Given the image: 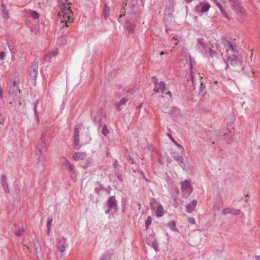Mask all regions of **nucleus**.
<instances>
[{"mask_svg":"<svg viewBox=\"0 0 260 260\" xmlns=\"http://www.w3.org/2000/svg\"><path fill=\"white\" fill-rule=\"evenodd\" d=\"M225 69L229 70L231 72L239 73L244 70L243 59L240 53L229 56L225 60Z\"/></svg>","mask_w":260,"mask_h":260,"instance_id":"nucleus-1","label":"nucleus"},{"mask_svg":"<svg viewBox=\"0 0 260 260\" xmlns=\"http://www.w3.org/2000/svg\"><path fill=\"white\" fill-rule=\"evenodd\" d=\"M138 0H124V6L123 10L121 12V14L119 15L118 20L120 22V19L125 15L126 12L128 10H137Z\"/></svg>","mask_w":260,"mask_h":260,"instance_id":"nucleus-2","label":"nucleus"},{"mask_svg":"<svg viewBox=\"0 0 260 260\" xmlns=\"http://www.w3.org/2000/svg\"><path fill=\"white\" fill-rule=\"evenodd\" d=\"M222 44L226 49V52L229 54L230 56H232L239 53L236 47L230 42L226 37L221 38Z\"/></svg>","mask_w":260,"mask_h":260,"instance_id":"nucleus-3","label":"nucleus"},{"mask_svg":"<svg viewBox=\"0 0 260 260\" xmlns=\"http://www.w3.org/2000/svg\"><path fill=\"white\" fill-rule=\"evenodd\" d=\"M222 44L226 49V52L229 54L230 56H232L239 53L236 47L230 42L226 37L221 38Z\"/></svg>","mask_w":260,"mask_h":260,"instance_id":"nucleus-4","label":"nucleus"},{"mask_svg":"<svg viewBox=\"0 0 260 260\" xmlns=\"http://www.w3.org/2000/svg\"><path fill=\"white\" fill-rule=\"evenodd\" d=\"M222 44L226 49V52L229 54L230 56H232L239 53L236 47L230 42L226 37L221 38Z\"/></svg>","mask_w":260,"mask_h":260,"instance_id":"nucleus-5","label":"nucleus"},{"mask_svg":"<svg viewBox=\"0 0 260 260\" xmlns=\"http://www.w3.org/2000/svg\"><path fill=\"white\" fill-rule=\"evenodd\" d=\"M222 44L226 49V52L229 54L230 56H232L239 53L236 47L230 42L226 37L221 38Z\"/></svg>","mask_w":260,"mask_h":260,"instance_id":"nucleus-6","label":"nucleus"},{"mask_svg":"<svg viewBox=\"0 0 260 260\" xmlns=\"http://www.w3.org/2000/svg\"><path fill=\"white\" fill-rule=\"evenodd\" d=\"M19 79L16 77L11 78L8 83L9 85L8 92L10 95L15 94L18 90Z\"/></svg>","mask_w":260,"mask_h":260,"instance_id":"nucleus-7","label":"nucleus"},{"mask_svg":"<svg viewBox=\"0 0 260 260\" xmlns=\"http://www.w3.org/2000/svg\"><path fill=\"white\" fill-rule=\"evenodd\" d=\"M65 5H60V9L62 11V14H63V19L64 20L62 21L61 22H66L65 24L66 26H68L67 23L68 21L66 20V19H68V20H70V18L71 16L70 15L72 14V11L70 9V5L69 4L64 3Z\"/></svg>","mask_w":260,"mask_h":260,"instance_id":"nucleus-8","label":"nucleus"},{"mask_svg":"<svg viewBox=\"0 0 260 260\" xmlns=\"http://www.w3.org/2000/svg\"><path fill=\"white\" fill-rule=\"evenodd\" d=\"M181 189L183 196L185 198L188 197L193 190L190 182L187 180L181 182Z\"/></svg>","mask_w":260,"mask_h":260,"instance_id":"nucleus-9","label":"nucleus"},{"mask_svg":"<svg viewBox=\"0 0 260 260\" xmlns=\"http://www.w3.org/2000/svg\"><path fill=\"white\" fill-rule=\"evenodd\" d=\"M232 10L237 15L240 14L243 11L240 0H230Z\"/></svg>","mask_w":260,"mask_h":260,"instance_id":"nucleus-10","label":"nucleus"},{"mask_svg":"<svg viewBox=\"0 0 260 260\" xmlns=\"http://www.w3.org/2000/svg\"><path fill=\"white\" fill-rule=\"evenodd\" d=\"M126 21L132 22L133 23H136L137 22L138 19L139 18V14L137 12V10L132 11L128 10L126 12Z\"/></svg>","mask_w":260,"mask_h":260,"instance_id":"nucleus-11","label":"nucleus"},{"mask_svg":"<svg viewBox=\"0 0 260 260\" xmlns=\"http://www.w3.org/2000/svg\"><path fill=\"white\" fill-rule=\"evenodd\" d=\"M173 3H170L167 5L165 10V16L166 19L171 20L173 17Z\"/></svg>","mask_w":260,"mask_h":260,"instance_id":"nucleus-12","label":"nucleus"},{"mask_svg":"<svg viewBox=\"0 0 260 260\" xmlns=\"http://www.w3.org/2000/svg\"><path fill=\"white\" fill-rule=\"evenodd\" d=\"M45 141V136L44 135H42L37 145V149L40 153H42L44 151L46 150V145Z\"/></svg>","mask_w":260,"mask_h":260,"instance_id":"nucleus-13","label":"nucleus"},{"mask_svg":"<svg viewBox=\"0 0 260 260\" xmlns=\"http://www.w3.org/2000/svg\"><path fill=\"white\" fill-rule=\"evenodd\" d=\"M30 76L33 80H36L38 73V62L35 61L31 67Z\"/></svg>","mask_w":260,"mask_h":260,"instance_id":"nucleus-14","label":"nucleus"},{"mask_svg":"<svg viewBox=\"0 0 260 260\" xmlns=\"http://www.w3.org/2000/svg\"><path fill=\"white\" fill-rule=\"evenodd\" d=\"M107 205L109 209L105 211L106 214L108 213L110 210L117 206V201L115 196H111L109 198L107 201Z\"/></svg>","mask_w":260,"mask_h":260,"instance_id":"nucleus-15","label":"nucleus"},{"mask_svg":"<svg viewBox=\"0 0 260 260\" xmlns=\"http://www.w3.org/2000/svg\"><path fill=\"white\" fill-rule=\"evenodd\" d=\"M241 213V210L237 209L226 208L222 210V214L223 215L233 214L236 215H239Z\"/></svg>","mask_w":260,"mask_h":260,"instance_id":"nucleus-16","label":"nucleus"},{"mask_svg":"<svg viewBox=\"0 0 260 260\" xmlns=\"http://www.w3.org/2000/svg\"><path fill=\"white\" fill-rule=\"evenodd\" d=\"M198 42L197 49L199 51L202 53H206V44L204 42V39L202 38L198 39Z\"/></svg>","mask_w":260,"mask_h":260,"instance_id":"nucleus-17","label":"nucleus"},{"mask_svg":"<svg viewBox=\"0 0 260 260\" xmlns=\"http://www.w3.org/2000/svg\"><path fill=\"white\" fill-rule=\"evenodd\" d=\"M197 204V201L196 200H193L191 203L188 204L186 206V210L188 213L192 212Z\"/></svg>","mask_w":260,"mask_h":260,"instance_id":"nucleus-18","label":"nucleus"},{"mask_svg":"<svg viewBox=\"0 0 260 260\" xmlns=\"http://www.w3.org/2000/svg\"><path fill=\"white\" fill-rule=\"evenodd\" d=\"M85 152H77L73 154V157L75 160H83L86 157Z\"/></svg>","mask_w":260,"mask_h":260,"instance_id":"nucleus-19","label":"nucleus"},{"mask_svg":"<svg viewBox=\"0 0 260 260\" xmlns=\"http://www.w3.org/2000/svg\"><path fill=\"white\" fill-rule=\"evenodd\" d=\"M216 6L218 7L219 9L220 10L221 12L223 14L225 18L229 19V15H232L233 14V12L231 11L228 12V14L226 13L225 12L224 9H223V8L222 7L221 4L218 2H216Z\"/></svg>","mask_w":260,"mask_h":260,"instance_id":"nucleus-20","label":"nucleus"},{"mask_svg":"<svg viewBox=\"0 0 260 260\" xmlns=\"http://www.w3.org/2000/svg\"><path fill=\"white\" fill-rule=\"evenodd\" d=\"M2 9L1 12L3 16V18L5 19H8L9 18V12L7 9V7L4 5V4H2L1 5Z\"/></svg>","mask_w":260,"mask_h":260,"instance_id":"nucleus-21","label":"nucleus"},{"mask_svg":"<svg viewBox=\"0 0 260 260\" xmlns=\"http://www.w3.org/2000/svg\"><path fill=\"white\" fill-rule=\"evenodd\" d=\"M134 23L130 21L126 22V27L129 34L133 33L135 30L136 25Z\"/></svg>","mask_w":260,"mask_h":260,"instance_id":"nucleus-22","label":"nucleus"},{"mask_svg":"<svg viewBox=\"0 0 260 260\" xmlns=\"http://www.w3.org/2000/svg\"><path fill=\"white\" fill-rule=\"evenodd\" d=\"M63 165L71 173H73L74 172V165L73 164H71L70 162V161L67 158L65 159V162Z\"/></svg>","mask_w":260,"mask_h":260,"instance_id":"nucleus-23","label":"nucleus"},{"mask_svg":"<svg viewBox=\"0 0 260 260\" xmlns=\"http://www.w3.org/2000/svg\"><path fill=\"white\" fill-rule=\"evenodd\" d=\"M128 100L126 98H122L118 103H116L115 104V106L116 109L118 110H120V106L124 105L127 102Z\"/></svg>","mask_w":260,"mask_h":260,"instance_id":"nucleus-24","label":"nucleus"},{"mask_svg":"<svg viewBox=\"0 0 260 260\" xmlns=\"http://www.w3.org/2000/svg\"><path fill=\"white\" fill-rule=\"evenodd\" d=\"M168 227L172 231L175 232H178V230L177 228H176V222L174 220H172L169 221L168 223Z\"/></svg>","mask_w":260,"mask_h":260,"instance_id":"nucleus-25","label":"nucleus"},{"mask_svg":"<svg viewBox=\"0 0 260 260\" xmlns=\"http://www.w3.org/2000/svg\"><path fill=\"white\" fill-rule=\"evenodd\" d=\"M164 208L161 205H158L156 212L157 217H161L164 215Z\"/></svg>","mask_w":260,"mask_h":260,"instance_id":"nucleus-26","label":"nucleus"},{"mask_svg":"<svg viewBox=\"0 0 260 260\" xmlns=\"http://www.w3.org/2000/svg\"><path fill=\"white\" fill-rule=\"evenodd\" d=\"M60 239H57L58 248L60 252H63L65 251L66 247L64 243H61Z\"/></svg>","mask_w":260,"mask_h":260,"instance_id":"nucleus-27","label":"nucleus"},{"mask_svg":"<svg viewBox=\"0 0 260 260\" xmlns=\"http://www.w3.org/2000/svg\"><path fill=\"white\" fill-rule=\"evenodd\" d=\"M110 8L105 5L103 12L104 17L105 19H107L110 15Z\"/></svg>","mask_w":260,"mask_h":260,"instance_id":"nucleus-28","label":"nucleus"},{"mask_svg":"<svg viewBox=\"0 0 260 260\" xmlns=\"http://www.w3.org/2000/svg\"><path fill=\"white\" fill-rule=\"evenodd\" d=\"M173 157L174 159L176 160L179 165L182 164L184 162V158L181 156L176 155L174 156Z\"/></svg>","mask_w":260,"mask_h":260,"instance_id":"nucleus-29","label":"nucleus"},{"mask_svg":"<svg viewBox=\"0 0 260 260\" xmlns=\"http://www.w3.org/2000/svg\"><path fill=\"white\" fill-rule=\"evenodd\" d=\"M210 7V6L209 4H204L202 6V7L201 10V12L202 13L207 12L208 11V10L209 9Z\"/></svg>","mask_w":260,"mask_h":260,"instance_id":"nucleus-30","label":"nucleus"},{"mask_svg":"<svg viewBox=\"0 0 260 260\" xmlns=\"http://www.w3.org/2000/svg\"><path fill=\"white\" fill-rule=\"evenodd\" d=\"M160 90L161 92H164L166 90V84L164 81H161L158 83Z\"/></svg>","mask_w":260,"mask_h":260,"instance_id":"nucleus-31","label":"nucleus"},{"mask_svg":"<svg viewBox=\"0 0 260 260\" xmlns=\"http://www.w3.org/2000/svg\"><path fill=\"white\" fill-rule=\"evenodd\" d=\"M168 136L170 138V140L178 147V148H183V147L181 145L178 144L170 134H168Z\"/></svg>","mask_w":260,"mask_h":260,"instance_id":"nucleus-32","label":"nucleus"},{"mask_svg":"<svg viewBox=\"0 0 260 260\" xmlns=\"http://www.w3.org/2000/svg\"><path fill=\"white\" fill-rule=\"evenodd\" d=\"M102 133L105 136H106L109 133V131L108 130L107 125L105 124L103 126Z\"/></svg>","mask_w":260,"mask_h":260,"instance_id":"nucleus-33","label":"nucleus"},{"mask_svg":"<svg viewBox=\"0 0 260 260\" xmlns=\"http://www.w3.org/2000/svg\"><path fill=\"white\" fill-rule=\"evenodd\" d=\"M152 221L151 217L150 216H149L147 218L146 220L145 221V228L147 230L150 225Z\"/></svg>","mask_w":260,"mask_h":260,"instance_id":"nucleus-34","label":"nucleus"},{"mask_svg":"<svg viewBox=\"0 0 260 260\" xmlns=\"http://www.w3.org/2000/svg\"><path fill=\"white\" fill-rule=\"evenodd\" d=\"M205 90V86L201 82V84H200V88H199V94H204Z\"/></svg>","mask_w":260,"mask_h":260,"instance_id":"nucleus-35","label":"nucleus"},{"mask_svg":"<svg viewBox=\"0 0 260 260\" xmlns=\"http://www.w3.org/2000/svg\"><path fill=\"white\" fill-rule=\"evenodd\" d=\"M2 185L5 193H9L8 185L7 182L2 183Z\"/></svg>","mask_w":260,"mask_h":260,"instance_id":"nucleus-36","label":"nucleus"},{"mask_svg":"<svg viewBox=\"0 0 260 260\" xmlns=\"http://www.w3.org/2000/svg\"><path fill=\"white\" fill-rule=\"evenodd\" d=\"M30 16L32 18H33L35 19H38L39 17V14L35 11H32L31 12Z\"/></svg>","mask_w":260,"mask_h":260,"instance_id":"nucleus-37","label":"nucleus"},{"mask_svg":"<svg viewBox=\"0 0 260 260\" xmlns=\"http://www.w3.org/2000/svg\"><path fill=\"white\" fill-rule=\"evenodd\" d=\"M79 143V135L74 136V145L75 146H78Z\"/></svg>","mask_w":260,"mask_h":260,"instance_id":"nucleus-38","label":"nucleus"},{"mask_svg":"<svg viewBox=\"0 0 260 260\" xmlns=\"http://www.w3.org/2000/svg\"><path fill=\"white\" fill-rule=\"evenodd\" d=\"M81 125H77L74 128V136L79 135V128Z\"/></svg>","mask_w":260,"mask_h":260,"instance_id":"nucleus-39","label":"nucleus"},{"mask_svg":"<svg viewBox=\"0 0 260 260\" xmlns=\"http://www.w3.org/2000/svg\"><path fill=\"white\" fill-rule=\"evenodd\" d=\"M94 122L97 124H100L101 120V115L97 114L96 116L94 118Z\"/></svg>","mask_w":260,"mask_h":260,"instance_id":"nucleus-40","label":"nucleus"},{"mask_svg":"<svg viewBox=\"0 0 260 260\" xmlns=\"http://www.w3.org/2000/svg\"><path fill=\"white\" fill-rule=\"evenodd\" d=\"M24 233V230L23 229H18V230H17L15 233V234L19 237V236H20L22 235V234Z\"/></svg>","mask_w":260,"mask_h":260,"instance_id":"nucleus-41","label":"nucleus"},{"mask_svg":"<svg viewBox=\"0 0 260 260\" xmlns=\"http://www.w3.org/2000/svg\"><path fill=\"white\" fill-rule=\"evenodd\" d=\"M7 44H8V47L9 49V50L11 53L12 57L13 58V57H14V55H15V52L13 51V48L11 47V44L9 42L7 43Z\"/></svg>","mask_w":260,"mask_h":260,"instance_id":"nucleus-42","label":"nucleus"},{"mask_svg":"<svg viewBox=\"0 0 260 260\" xmlns=\"http://www.w3.org/2000/svg\"><path fill=\"white\" fill-rule=\"evenodd\" d=\"M152 246L155 250L156 251L158 249V243L156 240L153 241Z\"/></svg>","mask_w":260,"mask_h":260,"instance_id":"nucleus-43","label":"nucleus"},{"mask_svg":"<svg viewBox=\"0 0 260 260\" xmlns=\"http://www.w3.org/2000/svg\"><path fill=\"white\" fill-rule=\"evenodd\" d=\"M187 221L190 223V224H195V219L193 218V217H189L188 219H187Z\"/></svg>","mask_w":260,"mask_h":260,"instance_id":"nucleus-44","label":"nucleus"},{"mask_svg":"<svg viewBox=\"0 0 260 260\" xmlns=\"http://www.w3.org/2000/svg\"><path fill=\"white\" fill-rule=\"evenodd\" d=\"M216 54V52L211 49H209V54L211 57L214 56Z\"/></svg>","mask_w":260,"mask_h":260,"instance_id":"nucleus-45","label":"nucleus"},{"mask_svg":"<svg viewBox=\"0 0 260 260\" xmlns=\"http://www.w3.org/2000/svg\"><path fill=\"white\" fill-rule=\"evenodd\" d=\"M57 52H58V50L57 49H55V50H54L53 51H52V52L50 53V55L52 57V56H56L57 55Z\"/></svg>","mask_w":260,"mask_h":260,"instance_id":"nucleus-46","label":"nucleus"},{"mask_svg":"<svg viewBox=\"0 0 260 260\" xmlns=\"http://www.w3.org/2000/svg\"><path fill=\"white\" fill-rule=\"evenodd\" d=\"M52 219H50L47 222V226L48 229H51V224L52 222Z\"/></svg>","mask_w":260,"mask_h":260,"instance_id":"nucleus-47","label":"nucleus"},{"mask_svg":"<svg viewBox=\"0 0 260 260\" xmlns=\"http://www.w3.org/2000/svg\"><path fill=\"white\" fill-rule=\"evenodd\" d=\"M51 57H52V56H51L50 54L47 55L45 56V57L44 58V59L46 61H49L50 60V59H51Z\"/></svg>","mask_w":260,"mask_h":260,"instance_id":"nucleus-48","label":"nucleus"},{"mask_svg":"<svg viewBox=\"0 0 260 260\" xmlns=\"http://www.w3.org/2000/svg\"><path fill=\"white\" fill-rule=\"evenodd\" d=\"M152 79H154L153 83H154L155 86H157V83H158L157 79L156 78L155 76L152 77Z\"/></svg>","mask_w":260,"mask_h":260,"instance_id":"nucleus-49","label":"nucleus"},{"mask_svg":"<svg viewBox=\"0 0 260 260\" xmlns=\"http://www.w3.org/2000/svg\"><path fill=\"white\" fill-rule=\"evenodd\" d=\"M6 182V176L5 175H2L1 176V183Z\"/></svg>","mask_w":260,"mask_h":260,"instance_id":"nucleus-50","label":"nucleus"},{"mask_svg":"<svg viewBox=\"0 0 260 260\" xmlns=\"http://www.w3.org/2000/svg\"><path fill=\"white\" fill-rule=\"evenodd\" d=\"M5 56V53L4 52H0V59L3 60Z\"/></svg>","mask_w":260,"mask_h":260,"instance_id":"nucleus-51","label":"nucleus"},{"mask_svg":"<svg viewBox=\"0 0 260 260\" xmlns=\"http://www.w3.org/2000/svg\"><path fill=\"white\" fill-rule=\"evenodd\" d=\"M153 91L155 92L158 93L159 92L160 89H159V88L157 86H155V88H154Z\"/></svg>","mask_w":260,"mask_h":260,"instance_id":"nucleus-52","label":"nucleus"},{"mask_svg":"<svg viewBox=\"0 0 260 260\" xmlns=\"http://www.w3.org/2000/svg\"><path fill=\"white\" fill-rule=\"evenodd\" d=\"M64 3L69 4V5H70V3L67 0H63V1H62L61 2V5H65Z\"/></svg>","mask_w":260,"mask_h":260,"instance_id":"nucleus-53","label":"nucleus"},{"mask_svg":"<svg viewBox=\"0 0 260 260\" xmlns=\"http://www.w3.org/2000/svg\"><path fill=\"white\" fill-rule=\"evenodd\" d=\"M50 230H51V229L47 228V234L48 236H50Z\"/></svg>","mask_w":260,"mask_h":260,"instance_id":"nucleus-54","label":"nucleus"},{"mask_svg":"<svg viewBox=\"0 0 260 260\" xmlns=\"http://www.w3.org/2000/svg\"><path fill=\"white\" fill-rule=\"evenodd\" d=\"M255 259L256 260H260V255L255 256Z\"/></svg>","mask_w":260,"mask_h":260,"instance_id":"nucleus-55","label":"nucleus"},{"mask_svg":"<svg viewBox=\"0 0 260 260\" xmlns=\"http://www.w3.org/2000/svg\"><path fill=\"white\" fill-rule=\"evenodd\" d=\"M129 159H130V160H131V162L132 164H134V159H133L132 158L130 157V158H129Z\"/></svg>","mask_w":260,"mask_h":260,"instance_id":"nucleus-56","label":"nucleus"},{"mask_svg":"<svg viewBox=\"0 0 260 260\" xmlns=\"http://www.w3.org/2000/svg\"><path fill=\"white\" fill-rule=\"evenodd\" d=\"M184 1H185L186 2V3H191V2L192 1V0H184Z\"/></svg>","mask_w":260,"mask_h":260,"instance_id":"nucleus-57","label":"nucleus"},{"mask_svg":"<svg viewBox=\"0 0 260 260\" xmlns=\"http://www.w3.org/2000/svg\"><path fill=\"white\" fill-rule=\"evenodd\" d=\"M166 94H168V95H170V98H171V97H172V95H171V92H170V91H169V92H167V93H166Z\"/></svg>","mask_w":260,"mask_h":260,"instance_id":"nucleus-58","label":"nucleus"},{"mask_svg":"<svg viewBox=\"0 0 260 260\" xmlns=\"http://www.w3.org/2000/svg\"><path fill=\"white\" fill-rule=\"evenodd\" d=\"M170 2L171 3H173V0H168V1L167 2V4H169Z\"/></svg>","mask_w":260,"mask_h":260,"instance_id":"nucleus-59","label":"nucleus"},{"mask_svg":"<svg viewBox=\"0 0 260 260\" xmlns=\"http://www.w3.org/2000/svg\"><path fill=\"white\" fill-rule=\"evenodd\" d=\"M166 53H165V52H164L162 51V52H160V55H164V54H166Z\"/></svg>","mask_w":260,"mask_h":260,"instance_id":"nucleus-60","label":"nucleus"},{"mask_svg":"<svg viewBox=\"0 0 260 260\" xmlns=\"http://www.w3.org/2000/svg\"><path fill=\"white\" fill-rule=\"evenodd\" d=\"M36 108H37V104L35 105L34 106V110L36 111Z\"/></svg>","mask_w":260,"mask_h":260,"instance_id":"nucleus-61","label":"nucleus"},{"mask_svg":"<svg viewBox=\"0 0 260 260\" xmlns=\"http://www.w3.org/2000/svg\"><path fill=\"white\" fill-rule=\"evenodd\" d=\"M38 160H39V161H41V156H39V157L38 158Z\"/></svg>","mask_w":260,"mask_h":260,"instance_id":"nucleus-62","label":"nucleus"},{"mask_svg":"<svg viewBox=\"0 0 260 260\" xmlns=\"http://www.w3.org/2000/svg\"><path fill=\"white\" fill-rule=\"evenodd\" d=\"M114 165L115 166V167H116V165H117V161L115 162L114 163Z\"/></svg>","mask_w":260,"mask_h":260,"instance_id":"nucleus-63","label":"nucleus"},{"mask_svg":"<svg viewBox=\"0 0 260 260\" xmlns=\"http://www.w3.org/2000/svg\"><path fill=\"white\" fill-rule=\"evenodd\" d=\"M100 260H104V258H101Z\"/></svg>","mask_w":260,"mask_h":260,"instance_id":"nucleus-64","label":"nucleus"}]
</instances>
